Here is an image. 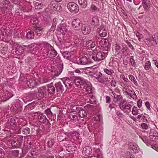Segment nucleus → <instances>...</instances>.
<instances>
[{
	"mask_svg": "<svg viewBox=\"0 0 158 158\" xmlns=\"http://www.w3.org/2000/svg\"><path fill=\"white\" fill-rule=\"evenodd\" d=\"M123 99V97L121 95H117L114 97V102L121 101Z\"/></svg>",
	"mask_w": 158,
	"mask_h": 158,
	"instance_id": "obj_45",
	"label": "nucleus"
},
{
	"mask_svg": "<svg viewBox=\"0 0 158 158\" xmlns=\"http://www.w3.org/2000/svg\"><path fill=\"white\" fill-rule=\"evenodd\" d=\"M132 113L134 115H137L139 114L138 110L137 109V107L135 106L133 107Z\"/></svg>",
	"mask_w": 158,
	"mask_h": 158,
	"instance_id": "obj_50",
	"label": "nucleus"
},
{
	"mask_svg": "<svg viewBox=\"0 0 158 158\" xmlns=\"http://www.w3.org/2000/svg\"><path fill=\"white\" fill-rule=\"evenodd\" d=\"M38 20L36 18H33L31 20V22L34 25H36L38 23Z\"/></svg>",
	"mask_w": 158,
	"mask_h": 158,
	"instance_id": "obj_51",
	"label": "nucleus"
},
{
	"mask_svg": "<svg viewBox=\"0 0 158 158\" xmlns=\"http://www.w3.org/2000/svg\"><path fill=\"white\" fill-rule=\"evenodd\" d=\"M119 106L120 108L125 113H128L131 111L132 106L129 104L126 103L125 105L121 104L119 105Z\"/></svg>",
	"mask_w": 158,
	"mask_h": 158,
	"instance_id": "obj_10",
	"label": "nucleus"
},
{
	"mask_svg": "<svg viewBox=\"0 0 158 158\" xmlns=\"http://www.w3.org/2000/svg\"><path fill=\"white\" fill-rule=\"evenodd\" d=\"M69 10L72 13H77L79 11V7L77 4L73 2H70L67 5Z\"/></svg>",
	"mask_w": 158,
	"mask_h": 158,
	"instance_id": "obj_7",
	"label": "nucleus"
},
{
	"mask_svg": "<svg viewBox=\"0 0 158 158\" xmlns=\"http://www.w3.org/2000/svg\"><path fill=\"white\" fill-rule=\"evenodd\" d=\"M127 158H135L133 156L130 154V152H127Z\"/></svg>",
	"mask_w": 158,
	"mask_h": 158,
	"instance_id": "obj_64",
	"label": "nucleus"
},
{
	"mask_svg": "<svg viewBox=\"0 0 158 158\" xmlns=\"http://www.w3.org/2000/svg\"><path fill=\"white\" fill-rule=\"evenodd\" d=\"M57 54V52L55 50L53 49L51 51L50 54H49L48 57L52 58L55 57Z\"/></svg>",
	"mask_w": 158,
	"mask_h": 158,
	"instance_id": "obj_43",
	"label": "nucleus"
},
{
	"mask_svg": "<svg viewBox=\"0 0 158 158\" xmlns=\"http://www.w3.org/2000/svg\"><path fill=\"white\" fill-rule=\"evenodd\" d=\"M111 86L115 87L116 85V82L115 80H112L110 83Z\"/></svg>",
	"mask_w": 158,
	"mask_h": 158,
	"instance_id": "obj_60",
	"label": "nucleus"
},
{
	"mask_svg": "<svg viewBox=\"0 0 158 158\" xmlns=\"http://www.w3.org/2000/svg\"><path fill=\"white\" fill-rule=\"evenodd\" d=\"M23 137L22 135H18L11 142V144L14 148H20L23 142Z\"/></svg>",
	"mask_w": 158,
	"mask_h": 158,
	"instance_id": "obj_4",
	"label": "nucleus"
},
{
	"mask_svg": "<svg viewBox=\"0 0 158 158\" xmlns=\"http://www.w3.org/2000/svg\"><path fill=\"white\" fill-rule=\"evenodd\" d=\"M95 40L97 44H99L102 47L108 41V40L106 39H103L97 36L96 37Z\"/></svg>",
	"mask_w": 158,
	"mask_h": 158,
	"instance_id": "obj_20",
	"label": "nucleus"
},
{
	"mask_svg": "<svg viewBox=\"0 0 158 158\" xmlns=\"http://www.w3.org/2000/svg\"><path fill=\"white\" fill-rule=\"evenodd\" d=\"M133 58V56H131L130 59V61L131 64L133 66L135 67L136 66V64Z\"/></svg>",
	"mask_w": 158,
	"mask_h": 158,
	"instance_id": "obj_48",
	"label": "nucleus"
},
{
	"mask_svg": "<svg viewBox=\"0 0 158 158\" xmlns=\"http://www.w3.org/2000/svg\"><path fill=\"white\" fill-rule=\"evenodd\" d=\"M103 71L106 73L110 76H112L113 74L114 73V70L111 69H104Z\"/></svg>",
	"mask_w": 158,
	"mask_h": 158,
	"instance_id": "obj_40",
	"label": "nucleus"
},
{
	"mask_svg": "<svg viewBox=\"0 0 158 158\" xmlns=\"http://www.w3.org/2000/svg\"><path fill=\"white\" fill-rule=\"evenodd\" d=\"M30 139H29L28 138L27 140V143L30 146H31L32 145V144L33 143V141L32 140H31V138L30 137Z\"/></svg>",
	"mask_w": 158,
	"mask_h": 158,
	"instance_id": "obj_58",
	"label": "nucleus"
},
{
	"mask_svg": "<svg viewBox=\"0 0 158 158\" xmlns=\"http://www.w3.org/2000/svg\"><path fill=\"white\" fill-rule=\"evenodd\" d=\"M26 84L28 87L30 88H34L37 85L35 81L32 79H30L29 80H27L26 82Z\"/></svg>",
	"mask_w": 158,
	"mask_h": 158,
	"instance_id": "obj_23",
	"label": "nucleus"
},
{
	"mask_svg": "<svg viewBox=\"0 0 158 158\" xmlns=\"http://www.w3.org/2000/svg\"><path fill=\"white\" fill-rule=\"evenodd\" d=\"M108 52H98L95 55H93L90 57L94 61H99L104 60L107 56Z\"/></svg>",
	"mask_w": 158,
	"mask_h": 158,
	"instance_id": "obj_3",
	"label": "nucleus"
},
{
	"mask_svg": "<svg viewBox=\"0 0 158 158\" xmlns=\"http://www.w3.org/2000/svg\"><path fill=\"white\" fill-rule=\"evenodd\" d=\"M49 94H53L55 92L56 89L55 87L53 86H51L48 87V89H47Z\"/></svg>",
	"mask_w": 158,
	"mask_h": 158,
	"instance_id": "obj_35",
	"label": "nucleus"
},
{
	"mask_svg": "<svg viewBox=\"0 0 158 158\" xmlns=\"http://www.w3.org/2000/svg\"><path fill=\"white\" fill-rule=\"evenodd\" d=\"M35 6L36 9H40L43 8V4L39 2H36L35 4Z\"/></svg>",
	"mask_w": 158,
	"mask_h": 158,
	"instance_id": "obj_44",
	"label": "nucleus"
},
{
	"mask_svg": "<svg viewBox=\"0 0 158 158\" xmlns=\"http://www.w3.org/2000/svg\"><path fill=\"white\" fill-rule=\"evenodd\" d=\"M142 127L144 129H147L148 128V125L145 123H143L141 125Z\"/></svg>",
	"mask_w": 158,
	"mask_h": 158,
	"instance_id": "obj_62",
	"label": "nucleus"
},
{
	"mask_svg": "<svg viewBox=\"0 0 158 158\" xmlns=\"http://www.w3.org/2000/svg\"><path fill=\"white\" fill-rule=\"evenodd\" d=\"M86 80L80 77H77L73 80L74 84L77 86L83 85Z\"/></svg>",
	"mask_w": 158,
	"mask_h": 158,
	"instance_id": "obj_13",
	"label": "nucleus"
},
{
	"mask_svg": "<svg viewBox=\"0 0 158 158\" xmlns=\"http://www.w3.org/2000/svg\"><path fill=\"white\" fill-rule=\"evenodd\" d=\"M74 43L76 46L81 47L84 45V41L82 39L77 38L75 40Z\"/></svg>",
	"mask_w": 158,
	"mask_h": 158,
	"instance_id": "obj_22",
	"label": "nucleus"
},
{
	"mask_svg": "<svg viewBox=\"0 0 158 158\" xmlns=\"http://www.w3.org/2000/svg\"><path fill=\"white\" fill-rule=\"evenodd\" d=\"M63 57L68 60H69L71 58V54L68 52H64L62 54Z\"/></svg>",
	"mask_w": 158,
	"mask_h": 158,
	"instance_id": "obj_37",
	"label": "nucleus"
},
{
	"mask_svg": "<svg viewBox=\"0 0 158 158\" xmlns=\"http://www.w3.org/2000/svg\"><path fill=\"white\" fill-rule=\"evenodd\" d=\"M49 7L53 10L58 11L60 10V6L58 5L57 3L55 1H52L48 5Z\"/></svg>",
	"mask_w": 158,
	"mask_h": 158,
	"instance_id": "obj_17",
	"label": "nucleus"
},
{
	"mask_svg": "<svg viewBox=\"0 0 158 158\" xmlns=\"http://www.w3.org/2000/svg\"><path fill=\"white\" fill-rule=\"evenodd\" d=\"M66 26L65 24H60L58 27L57 30L63 35H65L67 30V29L66 28Z\"/></svg>",
	"mask_w": 158,
	"mask_h": 158,
	"instance_id": "obj_19",
	"label": "nucleus"
},
{
	"mask_svg": "<svg viewBox=\"0 0 158 158\" xmlns=\"http://www.w3.org/2000/svg\"><path fill=\"white\" fill-rule=\"evenodd\" d=\"M66 82L60 81L55 84V86L57 92L62 93V91H64L65 88L67 86V85L66 84Z\"/></svg>",
	"mask_w": 158,
	"mask_h": 158,
	"instance_id": "obj_6",
	"label": "nucleus"
},
{
	"mask_svg": "<svg viewBox=\"0 0 158 158\" xmlns=\"http://www.w3.org/2000/svg\"><path fill=\"white\" fill-rule=\"evenodd\" d=\"M149 1H146L145 0H142V2L143 6L144 9L145 10L147 11L150 6L149 3Z\"/></svg>",
	"mask_w": 158,
	"mask_h": 158,
	"instance_id": "obj_27",
	"label": "nucleus"
},
{
	"mask_svg": "<svg viewBox=\"0 0 158 158\" xmlns=\"http://www.w3.org/2000/svg\"><path fill=\"white\" fill-rule=\"evenodd\" d=\"M51 48V46L49 44H47L45 45L44 48L43 49V53L45 55L48 56L49 52L50 51V48Z\"/></svg>",
	"mask_w": 158,
	"mask_h": 158,
	"instance_id": "obj_29",
	"label": "nucleus"
},
{
	"mask_svg": "<svg viewBox=\"0 0 158 158\" xmlns=\"http://www.w3.org/2000/svg\"><path fill=\"white\" fill-rule=\"evenodd\" d=\"M93 60L90 59V58H88L86 56H83L81 58L79 61H76V63L82 65H85L93 62Z\"/></svg>",
	"mask_w": 158,
	"mask_h": 158,
	"instance_id": "obj_8",
	"label": "nucleus"
},
{
	"mask_svg": "<svg viewBox=\"0 0 158 158\" xmlns=\"http://www.w3.org/2000/svg\"><path fill=\"white\" fill-rule=\"evenodd\" d=\"M97 31L99 35L101 37H105L107 35V31L103 25H101L100 27L97 29Z\"/></svg>",
	"mask_w": 158,
	"mask_h": 158,
	"instance_id": "obj_11",
	"label": "nucleus"
},
{
	"mask_svg": "<svg viewBox=\"0 0 158 158\" xmlns=\"http://www.w3.org/2000/svg\"><path fill=\"white\" fill-rule=\"evenodd\" d=\"M82 33L85 35L89 34L90 32V28L88 24H84L81 28Z\"/></svg>",
	"mask_w": 158,
	"mask_h": 158,
	"instance_id": "obj_14",
	"label": "nucleus"
},
{
	"mask_svg": "<svg viewBox=\"0 0 158 158\" xmlns=\"http://www.w3.org/2000/svg\"><path fill=\"white\" fill-rule=\"evenodd\" d=\"M94 77L100 83H103L108 81V78L103 76L102 74L99 71H96L94 73Z\"/></svg>",
	"mask_w": 158,
	"mask_h": 158,
	"instance_id": "obj_5",
	"label": "nucleus"
},
{
	"mask_svg": "<svg viewBox=\"0 0 158 158\" xmlns=\"http://www.w3.org/2000/svg\"><path fill=\"white\" fill-rule=\"evenodd\" d=\"M152 134L150 135V138L154 141L158 137V133L156 131H153Z\"/></svg>",
	"mask_w": 158,
	"mask_h": 158,
	"instance_id": "obj_32",
	"label": "nucleus"
},
{
	"mask_svg": "<svg viewBox=\"0 0 158 158\" xmlns=\"http://www.w3.org/2000/svg\"><path fill=\"white\" fill-rule=\"evenodd\" d=\"M38 119L40 123H45L48 125H51L45 115L43 113L40 114V113H39Z\"/></svg>",
	"mask_w": 158,
	"mask_h": 158,
	"instance_id": "obj_9",
	"label": "nucleus"
},
{
	"mask_svg": "<svg viewBox=\"0 0 158 158\" xmlns=\"http://www.w3.org/2000/svg\"><path fill=\"white\" fill-rule=\"evenodd\" d=\"M19 130H22V133L24 135H28L30 132V129L28 127H23Z\"/></svg>",
	"mask_w": 158,
	"mask_h": 158,
	"instance_id": "obj_33",
	"label": "nucleus"
},
{
	"mask_svg": "<svg viewBox=\"0 0 158 158\" xmlns=\"http://www.w3.org/2000/svg\"><path fill=\"white\" fill-rule=\"evenodd\" d=\"M86 45L88 48H93L94 47L95 44L92 40H89L87 41Z\"/></svg>",
	"mask_w": 158,
	"mask_h": 158,
	"instance_id": "obj_34",
	"label": "nucleus"
},
{
	"mask_svg": "<svg viewBox=\"0 0 158 158\" xmlns=\"http://www.w3.org/2000/svg\"><path fill=\"white\" fill-rule=\"evenodd\" d=\"M126 43L128 45V46L129 47V48L131 49L132 50L134 49V48L132 46V45L131 44L130 42L127 41V40L126 41Z\"/></svg>",
	"mask_w": 158,
	"mask_h": 158,
	"instance_id": "obj_59",
	"label": "nucleus"
},
{
	"mask_svg": "<svg viewBox=\"0 0 158 158\" xmlns=\"http://www.w3.org/2000/svg\"><path fill=\"white\" fill-rule=\"evenodd\" d=\"M92 24L94 27H98L99 25V21L97 16H95L92 19Z\"/></svg>",
	"mask_w": 158,
	"mask_h": 158,
	"instance_id": "obj_28",
	"label": "nucleus"
},
{
	"mask_svg": "<svg viewBox=\"0 0 158 158\" xmlns=\"http://www.w3.org/2000/svg\"><path fill=\"white\" fill-rule=\"evenodd\" d=\"M57 23V21L56 18H54L53 20V23L52 25L56 27Z\"/></svg>",
	"mask_w": 158,
	"mask_h": 158,
	"instance_id": "obj_63",
	"label": "nucleus"
},
{
	"mask_svg": "<svg viewBox=\"0 0 158 158\" xmlns=\"http://www.w3.org/2000/svg\"><path fill=\"white\" fill-rule=\"evenodd\" d=\"M33 31L38 37H40L43 34V29L38 27H34L33 28Z\"/></svg>",
	"mask_w": 158,
	"mask_h": 158,
	"instance_id": "obj_26",
	"label": "nucleus"
},
{
	"mask_svg": "<svg viewBox=\"0 0 158 158\" xmlns=\"http://www.w3.org/2000/svg\"><path fill=\"white\" fill-rule=\"evenodd\" d=\"M92 150L89 146H86L83 148L82 153L83 155L88 156L92 153Z\"/></svg>",
	"mask_w": 158,
	"mask_h": 158,
	"instance_id": "obj_25",
	"label": "nucleus"
},
{
	"mask_svg": "<svg viewBox=\"0 0 158 158\" xmlns=\"http://www.w3.org/2000/svg\"><path fill=\"white\" fill-rule=\"evenodd\" d=\"M115 45V50L116 52H117V54L119 55V52H118L121 49V47L120 46V45L118 44H116Z\"/></svg>",
	"mask_w": 158,
	"mask_h": 158,
	"instance_id": "obj_52",
	"label": "nucleus"
},
{
	"mask_svg": "<svg viewBox=\"0 0 158 158\" xmlns=\"http://www.w3.org/2000/svg\"><path fill=\"white\" fill-rule=\"evenodd\" d=\"M2 3L3 5H7L8 6L10 5V2L9 0H3Z\"/></svg>",
	"mask_w": 158,
	"mask_h": 158,
	"instance_id": "obj_57",
	"label": "nucleus"
},
{
	"mask_svg": "<svg viewBox=\"0 0 158 158\" xmlns=\"http://www.w3.org/2000/svg\"><path fill=\"white\" fill-rule=\"evenodd\" d=\"M82 25L81 21L78 19L73 20L72 22V25L76 29H80L81 26Z\"/></svg>",
	"mask_w": 158,
	"mask_h": 158,
	"instance_id": "obj_12",
	"label": "nucleus"
},
{
	"mask_svg": "<svg viewBox=\"0 0 158 158\" xmlns=\"http://www.w3.org/2000/svg\"><path fill=\"white\" fill-rule=\"evenodd\" d=\"M143 141L147 145L150 144V141L147 139L145 137H143L141 138Z\"/></svg>",
	"mask_w": 158,
	"mask_h": 158,
	"instance_id": "obj_56",
	"label": "nucleus"
},
{
	"mask_svg": "<svg viewBox=\"0 0 158 158\" xmlns=\"http://www.w3.org/2000/svg\"><path fill=\"white\" fill-rule=\"evenodd\" d=\"M26 37L28 39H32L34 37V34L33 32L29 31L27 34Z\"/></svg>",
	"mask_w": 158,
	"mask_h": 158,
	"instance_id": "obj_39",
	"label": "nucleus"
},
{
	"mask_svg": "<svg viewBox=\"0 0 158 158\" xmlns=\"http://www.w3.org/2000/svg\"><path fill=\"white\" fill-rule=\"evenodd\" d=\"M8 124H10V126H13L15 124V119L14 118H10L8 119Z\"/></svg>",
	"mask_w": 158,
	"mask_h": 158,
	"instance_id": "obj_42",
	"label": "nucleus"
},
{
	"mask_svg": "<svg viewBox=\"0 0 158 158\" xmlns=\"http://www.w3.org/2000/svg\"><path fill=\"white\" fill-rule=\"evenodd\" d=\"M83 85L84 86V88L88 93H92V90L91 86V85L89 82L86 80Z\"/></svg>",
	"mask_w": 158,
	"mask_h": 158,
	"instance_id": "obj_16",
	"label": "nucleus"
},
{
	"mask_svg": "<svg viewBox=\"0 0 158 158\" xmlns=\"http://www.w3.org/2000/svg\"><path fill=\"white\" fill-rule=\"evenodd\" d=\"M77 115V114H74L73 112H71L69 116V118L70 119V121L72 122H75L78 121L79 119Z\"/></svg>",
	"mask_w": 158,
	"mask_h": 158,
	"instance_id": "obj_21",
	"label": "nucleus"
},
{
	"mask_svg": "<svg viewBox=\"0 0 158 158\" xmlns=\"http://www.w3.org/2000/svg\"><path fill=\"white\" fill-rule=\"evenodd\" d=\"M46 87L44 86L38 89V92H33L32 94L35 96L36 98H42L45 96L46 94Z\"/></svg>",
	"mask_w": 158,
	"mask_h": 158,
	"instance_id": "obj_1",
	"label": "nucleus"
},
{
	"mask_svg": "<svg viewBox=\"0 0 158 158\" xmlns=\"http://www.w3.org/2000/svg\"><path fill=\"white\" fill-rule=\"evenodd\" d=\"M78 2L80 5L83 8H85L87 5L86 0H78Z\"/></svg>",
	"mask_w": 158,
	"mask_h": 158,
	"instance_id": "obj_36",
	"label": "nucleus"
},
{
	"mask_svg": "<svg viewBox=\"0 0 158 158\" xmlns=\"http://www.w3.org/2000/svg\"><path fill=\"white\" fill-rule=\"evenodd\" d=\"M153 37H151L149 39L145 40V42L146 44L149 46H153L156 44V41H155Z\"/></svg>",
	"mask_w": 158,
	"mask_h": 158,
	"instance_id": "obj_24",
	"label": "nucleus"
},
{
	"mask_svg": "<svg viewBox=\"0 0 158 158\" xmlns=\"http://www.w3.org/2000/svg\"><path fill=\"white\" fill-rule=\"evenodd\" d=\"M129 149L131 150L133 153H138L139 148L138 146L135 144H133V143H131L129 144Z\"/></svg>",
	"mask_w": 158,
	"mask_h": 158,
	"instance_id": "obj_18",
	"label": "nucleus"
},
{
	"mask_svg": "<svg viewBox=\"0 0 158 158\" xmlns=\"http://www.w3.org/2000/svg\"><path fill=\"white\" fill-rule=\"evenodd\" d=\"M45 114H46L48 117H51L52 114V113L51 111L50 108H48L46 109L45 111Z\"/></svg>",
	"mask_w": 158,
	"mask_h": 158,
	"instance_id": "obj_46",
	"label": "nucleus"
},
{
	"mask_svg": "<svg viewBox=\"0 0 158 158\" xmlns=\"http://www.w3.org/2000/svg\"><path fill=\"white\" fill-rule=\"evenodd\" d=\"M82 108L79 107H78L76 106V107H74V109H73V110L72 111L73 112H76L77 113H79V112L80 111L81 109Z\"/></svg>",
	"mask_w": 158,
	"mask_h": 158,
	"instance_id": "obj_53",
	"label": "nucleus"
},
{
	"mask_svg": "<svg viewBox=\"0 0 158 158\" xmlns=\"http://www.w3.org/2000/svg\"><path fill=\"white\" fill-rule=\"evenodd\" d=\"M57 38L58 40L56 41V42L58 45H60L63 44V40L60 37L59 38L58 37Z\"/></svg>",
	"mask_w": 158,
	"mask_h": 158,
	"instance_id": "obj_54",
	"label": "nucleus"
},
{
	"mask_svg": "<svg viewBox=\"0 0 158 158\" xmlns=\"http://www.w3.org/2000/svg\"><path fill=\"white\" fill-rule=\"evenodd\" d=\"M9 9L8 7L6 6L3 7L2 9V11L4 13H6V14L7 12L8 11Z\"/></svg>",
	"mask_w": 158,
	"mask_h": 158,
	"instance_id": "obj_61",
	"label": "nucleus"
},
{
	"mask_svg": "<svg viewBox=\"0 0 158 158\" xmlns=\"http://www.w3.org/2000/svg\"><path fill=\"white\" fill-rule=\"evenodd\" d=\"M55 141L52 139H50L47 142V146L49 148L52 147L55 143Z\"/></svg>",
	"mask_w": 158,
	"mask_h": 158,
	"instance_id": "obj_38",
	"label": "nucleus"
},
{
	"mask_svg": "<svg viewBox=\"0 0 158 158\" xmlns=\"http://www.w3.org/2000/svg\"><path fill=\"white\" fill-rule=\"evenodd\" d=\"M79 116L81 118L84 117L86 116L87 114L86 113L85 110L83 108L78 113Z\"/></svg>",
	"mask_w": 158,
	"mask_h": 158,
	"instance_id": "obj_41",
	"label": "nucleus"
},
{
	"mask_svg": "<svg viewBox=\"0 0 158 158\" xmlns=\"http://www.w3.org/2000/svg\"><path fill=\"white\" fill-rule=\"evenodd\" d=\"M7 70L10 74L14 73L16 71V68L11 65L9 66L7 68Z\"/></svg>",
	"mask_w": 158,
	"mask_h": 158,
	"instance_id": "obj_31",
	"label": "nucleus"
},
{
	"mask_svg": "<svg viewBox=\"0 0 158 158\" xmlns=\"http://www.w3.org/2000/svg\"><path fill=\"white\" fill-rule=\"evenodd\" d=\"M103 47H105L106 50H107V52H108V50H110V44L109 43L108 41L105 44L102 46Z\"/></svg>",
	"mask_w": 158,
	"mask_h": 158,
	"instance_id": "obj_47",
	"label": "nucleus"
},
{
	"mask_svg": "<svg viewBox=\"0 0 158 158\" xmlns=\"http://www.w3.org/2000/svg\"><path fill=\"white\" fill-rule=\"evenodd\" d=\"M154 40L155 41H156V44L158 43V35L157 34H155L154 35L152 36Z\"/></svg>",
	"mask_w": 158,
	"mask_h": 158,
	"instance_id": "obj_55",
	"label": "nucleus"
},
{
	"mask_svg": "<svg viewBox=\"0 0 158 158\" xmlns=\"http://www.w3.org/2000/svg\"><path fill=\"white\" fill-rule=\"evenodd\" d=\"M151 67V63L150 61H147L145 64L144 68L146 70H148Z\"/></svg>",
	"mask_w": 158,
	"mask_h": 158,
	"instance_id": "obj_49",
	"label": "nucleus"
},
{
	"mask_svg": "<svg viewBox=\"0 0 158 158\" xmlns=\"http://www.w3.org/2000/svg\"><path fill=\"white\" fill-rule=\"evenodd\" d=\"M24 52L23 48L20 46H18L15 49V52L18 55H20Z\"/></svg>",
	"mask_w": 158,
	"mask_h": 158,
	"instance_id": "obj_30",
	"label": "nucleus"
},
{
	"mask_svg": "<svg viewBox=\"0 0 158 158\" xmlns=\"http://www.w3.org/2000/svg\"><path fill=\"white\" fill-rule=\"evenodd\" d=\"M63 68V65L62 64H59L57 67L54 70L53 74L54 76H58L61 73Z\"/></svg>",
	"mask_w": 158,
	"mask_h": 158,
	"instance_id": "obj_15",
	"label": "nucleus"
},
{
	"mask_svg": "<svg viewBox=\"0 0 158 158\" xmlns=\"http://www.w3.org/2000/svg\"><path fill=\"white\" fill-rule=\"evenodd\" d=\"M65 139L66 141L65 143L64 146L65 147L67 150L69 152L75 151L77 147L75 144L73 143V142L67 138H65Z\"/></svg>",
	"mask_w": 158,
	"mask_h": 158,
	"instance_id": "obj_2",
	"label": "nucleus"
}]
</instances>
